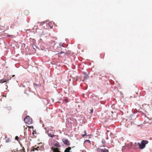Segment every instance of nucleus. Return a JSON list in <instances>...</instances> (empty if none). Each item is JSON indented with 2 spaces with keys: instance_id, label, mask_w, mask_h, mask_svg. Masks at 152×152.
I'll use <instances>...</instances> for the list:
<instances>
[{
  "instance_id": "20e7f679",
  "label": "nucleus",
  "mask_w": 152,
  "mask_h": 152,
  "mask_svg": "<svg viewBox=\"0 0 152 152\" xmlns=\"http://www.w3.org/2000/svg\"><path fill=\"white\" fill-rule=\"evenodd\" d=\"M96 150L97 152H109L108 150L106 148L102 149L100 148H98Z\"/></svg>"
},
{
  "instance_id": "1a4fd4ad",
  "label": "nucleus",
  "mask_w": 152,
  "mask_h": 152,
  "mask_svg": "<svg viewBox=\"0 0 152 152\" xmlns=\"http://www.w3.org/2000/svg\"><path fill=\"white\" fill-rule=\"evenodd\" d=\"M10 141V138H7L6 140L5 141L6 142H9Z\"/></svg>"
},
{
  "instance_id": "f8f14e48",
  "label": "nucleus",
  "mask_w": 152,
  "mask_h": 152,
  "mask_svg": "<svg viewBox=\"0 0 152 152\" xmlns=\"http://www.w3.org/2000/svg\"><path fill=\"white\" fill-rule=\"evenodd\" d=\"M35 149H36L37 151H38L39 150H40V148L39 147H38L37 148H35Z\"/></svg>"
},
{
  "instance_id": "6ab92c4d",
  "label": "nucleus",
  "mask_w": 152,
  "mask_h": 152,
  "mask_svg": "<svg viewBox=\"0 0 152 152\" xmlns=\"http://www.w3.org/2000/svg\"><path fill=\"white\" fill-rule=\"evenodd\" d=\"M64 53V52H61L60 53H58V54H61L62 53Z\"/></svg>"
},
{
  "instance_id": "2eb2a0df",
  "label": "nucleus",
  "mask_w": 152,
  "mask_h": 152,
  "mask_svg": "<svg viewBox=\"0 0 152 152\" xmlns=\"http://www.w3.org/2000/svg\"><path fill=\"white\" fill-rule=\"evenodd\" d=\"M86 142H88L90 143H91L90 141L89 140H86Z\"/></svg>"
},
{
  "instance_id": "423d86ee",
  "label": "nucleus",
  "mask_w": 152,
  "mask_h": 152,
  "mask_svg": "<svg viewBox=\"0 0 152 152\" xmlns=\"http://www.w3.org/2000/svg\"><path fill=\"white\" fill-rule=\"evenodd\" d=\"M92 98L93 99L95 100H97L99 99L98 96L95 95L93 96Z\"/></svg>"
},
{
  "instance_id": "7ed1b4c3",
  "label": "nucleus",
  "mask_w": 152,
  "mask_h": 152,
  "mask_svg": "<svg viewBox=\"0 0 152 152\" xmlns=\"http://www.w3.org/2000/svg\"><path fill=\"white\" fill-rule=\"evenodd\" d=\"M24 121L26 123L30 124L32 122V118L29 116H27L24 119Z\"/></svg>"
},
{
  "instance_id": "dca6fc26",
  "label": "nucleus",
  "mask_w": 152,
  "mask_h": 152,
  "mask_svg": "<svg viewBox=\"0 0 152 152\" xmlns=\"http://www.w3.org/2000/svg\"><path fill=\"white\" fill-rule=\"evenodd\" d=\"M35 148H33L32 150H31V151H34L35 150H36L35 149Z\"/></svg>"
},
{
  "instance_id": "9b49d317",
  "label": "nucleus",
  "mask_w": 152,
  "mask_h": 152,
  "mask_svg": "<svg viewBox=\"0 0 152 152\" xmlns=\"http://www.w3.org/2000/svg\"><path fill=\"white\" fill-rule=\"evenodd\" d=\"M138 92H135V93H133V94H134V95L135 96H137V94H138Z\"/></svg>"
},
{
  "instance_id": "6e6552de",
  "label": "nucleus",
  "mask_w": 152,
  "mask_h": 152,
  "mask_svg": "<svg viewBox=\"0 0 152 152\" xmlns=\"http://www.w3.org/2000/svg\"><path fill=\"white\" fill-rule=\"evenodd\" d=\"M48 136L50 137H54V136H55V135H54V134H50V133H49L48 134Z\"/></svg>"
},
{
  "instance_id": "aec40b11",
  "label": "nucleus",
  "mask_w": 152,
  "mask_h": 152,
  "mask_svg": "<svg viewBox=\"0 0 152 152\" xmlns=\"http://www.w3.org/2000/svg\"><path fill=\"white\" fill-rule=\"evenodd\" d=\"M24 150H23V149L22 150H21L20 151H21L20 152H24Z\"/></svg>"
},
{
  "instance_id": "f3484780",
  "label": "nucleus",
  "mask_w": 152,
  "mask_h": 152,
  "mask_svg": "<svg viewBox=\"0 0 152 152\" xmlns=\"http://www.w3.org/2000/svg\"><path fill=\"white\" fill-rule=\"evenodd\" d=\"M28 127L30 128H31V129H33L34 128V127H33V126H29Z\"/></svg>"
},
{
  "instance_id": "0eeeda50",
  "label": "nucleus",
  "mask_w": 152,
  "mask_h": 152,
  "mask_svg": "<svg viewBox=\"0 0 152 152\" xmlns=\"http://www.w3.org/2000/svg\"><path fill=\"white\" fill-rule=\"evenodd\" d=\"M8 80L6 79H4L1 80H0V83H3L4 82H6Z\"/></svg>"
},
{
  "instance_id": "f257e3e1",
  "label": "nucleus",
  "mask_w": 152,
  "mask_h": 152,
  "mask_svg": "<svg viewBox=\"0 0 152 152\" xmlns=\"http://www.w3.org/2000/svg\"><path fill=\"white\" fill-rule=\"evenodd\" d=\"M148 142L147 140H142L141 141V143L138 142L137 144L139 146V148L142 149L145 148V145Z\"/></svg>"
},
{
  "instance_id": "4be33fe9",
  "label": "nucleus",
  "mask_w": 152,
  "mask_h": 152,
  "mask_svg": "<svg viewBox=\"0 0 152 152\" xmlns=\"http://www.w3.org/2000/svg\"><path fill=\"white\" fill-rule=\"evenodd\" d=\"M15 76V75H13L12 76V77H14V76Z\"/></svg>"
},
{
  "instance_id": "39448f33",
  "label": "nucleus",
  "mask_w": 152,
  "mask_h": 152,
  "mask_svg": "<svg viewBox=\"0 0 152 152\" xmlns=\"http://www.w3.org/2000/svg\"><path fill=\"white\" fill-rule=\"evenodd\" d=\"M63 142L65 144H66L67 145H69L70 143L69 141L67 139H63Z\"/></svg>"
},
{
  "instance_id": "ddd939ff",
  "label": "nucleus",
  "mask_w": 152,
  "mask_h": 152,
  "mask_svg": "<svg viewBox=\"0 0 152 152\" xmlns=\"http://www.w3.org/2000/svg\"><path fill=\"white\" fill-rule=\"evenodd\" d=\"M19 138L18 137V136H16L15 137V140H18Z\"/></svg>"
},
{
  "instance_id": "f03ea898",
  "label": "nucleus",
  "mask_w": 152,
  "mask_h": 152,
  "mask_svg": "<svg viewBox=\"0 0 152 152\" xmlns=\"http://www.w3.org/2000/svg\"><path fill=\"white\" fill-rule=\"evenodd\" d=\"M51 149L53 151V152H61L59 151L57 148H54L53 147H52ZM71 148L70 147H68L66 148L64 152H72L70 151Z\"/></svg>"
},
{
  "instance_id": "a211bd4d",
  "label": "nucleus",
  "mask_w": 152,
  "mask_h": 152,
  "mask_svg": "<svg viewBox=\"0 0 152 152\" xmlns=\"http://www.w3.org/2000/svg\"><path fill=\"white\" fill-rule=\"evenodd\" d=\"M33 133V134H34L35 133V134H36V131H33V133Z\"/></svg>"
},
{
  "instance_id": "9d476101",
  "label": "nucleus",
  "mask_w": 152,
  "mask_h": 152,
  "mask_svg": "<svg viewBox=\"0 0 152 152\" xmlns=\"http://www.w3.org/2000/svg\"><path fill=\"white\" fill-rule=\"evenodd\" d=\"M55 146H56V147H60V146L58 145V144H57V143H56L55 144Z\"/></svg>"
},
{
  "instance_id": "412c9836",
  "label": "nucleus",
  "mask_w": 152,
  "mask_h": 152,
  "mask_svg": "<svg viewBox=\"0 0 152 152\" xmlns=\"http://www.w3.org/2000/svg\"><path fill=\"white\" fill-rule=\"evenodd\" d=\"M86 135V134H85V135H83V137H84V136H85V135Z\"/></svg>"
},
{
  "instance_id": "4468645a",
  "label": "nucleus",
  "mask_w": 152,
  "mask_h": 152,
  "mask_svg": "<svg viewBox=\"0 0 152 152\" xmlns=\"http://www.w3.org/2000/svg\"><path fill=\"white\" fill-rule=\"evenodd\" d=\"M25 12H26L27 13V14L29 12H28V10H25L24 11V13H25Z\"/></svg>"
}]
</instances>
